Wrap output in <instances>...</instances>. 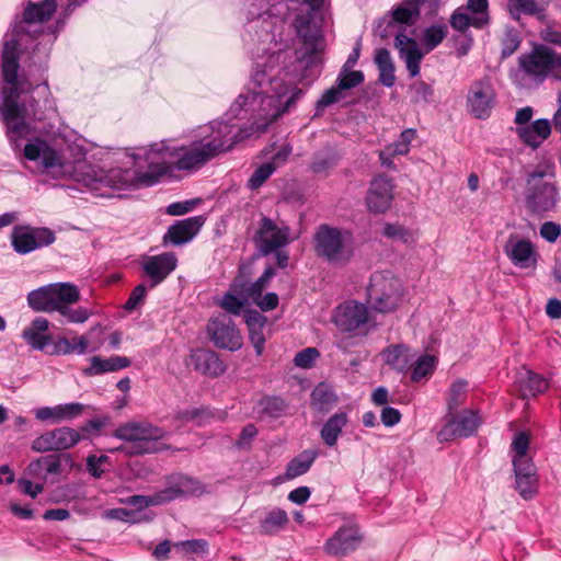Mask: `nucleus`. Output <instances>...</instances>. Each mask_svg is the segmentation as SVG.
I'll use <instances>...</instances> for the list:
<instances>
[{
  "instance_id": "obj_40",
  "label": "nucleus",
  "mask_w": 561,
  "mask_h": 561,
  "mask_svg": "<svg viewBox=\"0 0 561 561\" xmlns=\"http://www.w3.org/2000/svg\"><path fill=\"white\" fill-rule=\"evenodd\" d=\"M468 389L469 385L463 379H457L450 385L446 393L447 410L449 412L458 410L460 405L465 404Z\"/></svg>"
},
{
  "instance_id": "obj_16",
  "label": "nucleus",
  "mask_w": 561,
  "mask_h": 561,
  "mask_svg": "<svg viewBox=\"0 0 561 561\" xmlns=\"http://www.w3.org/2000/svg\"><path fill=\"white\" fill-rule=\"evenodd\" d=\"M79 431L62 426L47 431L32 442V450L36 453L66 450L81 440Z\"/></svg>"
},
{
  "instance_id": "obj_39",
  "label": "nucleus",
  "mask_w": 561,
  "mask_h": 561,
  "mask_svg": "<svg viewBox=\"0 0 561 561\" xmlns=\"http://www.w3.org/2000/svg\"><path fill=\"white\" fill-rule=\"evenodd\" d=\"M288 515L282 508H273L264 519L261 520L260 528L263 534L273 535L283 529L288 523Z\"/></svg>"
},
{
  "instance_id": "obj_17",
  "label": "nucleus",
  "mask_w": 561,
  "mask_h": 561,
  "mask_svg": "<svg viewBox=\"0 0 561 561\" xmlns=\"http://www.w3.org/2000/svg\"><path fill=\"white\" fill-rule=\"evenodd\" d=\"M207 331L213 343L224 350L238 351L242 347L243 339L232 320L220 314L207 324Z\"/></svg>"
},
{
  "instance_id": "obj_1",
  "label": "nucleus",
  "mask_w": 561,
  "mask_h": 561,
  "mask_svg": "<svg viewBox=\"0 0 561 561\" xmlns=\"http://www.w3.org/2000/svg\"><path fill=\"white\" fill-rule=\"evenodd\" d=\"M245 138L243 131L228 122H213L198 129L188 145L172 146L160 141L134 154L136 169H113L101 179L115 190L152 186L171 176L174 169L196 171L215 157L231 150Z\"/></svg>"
},
{
  "instance_id": "obj_35",
  "label": "nucleus",
  "mask_w": 561,
  "mask_h": 561,
  "mask_svg": "<svg viewBox=\"0 0 561 561\" xmlns=\"http://www.w3.org/2000/svg\"><path fill=\"white\" fill-rule=\"evenodd\" d=\"M347 423V414L339 412L333 414L322 426L320 436L325 445L332 447L336 444L344 426Z\"/></svg>"
},
{
  "instance_id": "obj_3",
  "label": "nucleus",
  "mask_w": 561,
  "mask_h": 561,
  "mask_svg": "<svg viewBox=\"0 0 561 561\" xmlns=\"http://www.w3.org/2000/svg\"><path fill=\"white\" fill-rule=\"evenodd\" d=\"M249 93L240 94L230 107V112L238 116L240 111H248V106L259 103L262 116L268 122L277 119L291 105L299 100L304 92L294 88L290 96L283 102V98L289 92V88L280 79H272L265 69L256 67L251 76Z\"/></svg>"
},
{
  "instance_id": "obj_38",
  "label": "nucleus",
  "mask_w": 561,
  "mask_h": 561,
  "mask_svg": "<svg viewBox=\"0 0 561 561\" xmlns=\"http://www.w3.org/2000/svg\"><path fill=\"white\" fill-rule=\"evenodd\" d=\"M437 364V358L433 355H422L416 360H411V380L414 382H419L424 378L430 377Z\"/></svg>"
},
{
  "instance_id": "obj_49",
  "label": "nucleus",
  "mask_w": 561,
  "mask_h": 561,
  "mask_svg": "<svg viewBox=\"0 0 561 561\" xmlns=\"http://www.w3.org/2000/svg\"><path fill=\"white\" fill-rule=\"evenodd\" d=\"M383 234L392 240H401L405 244L414 242L413 232L398 224H386Z\"/></svg>"
},
{
  "instance_id": "obj_47",
  "label": "nucleus",
  "mask_w": 561,
  "mask_h": 561,
  "mask_svg": "<svg viewBox=\"0 0 561 561\" xmlns=\"http://www.w3.org/2000/svg\"><path fill=\"white\" fill-rule=\"evenodd\" d=\"M277 169V163L275 162H266L260 165L251 175L248 181V186L251 190H256L261 187L264 182L274 173Z\"/></svg>"
},
{
  "instance_id": "obj_37",
  "label": "nucleus",
  "mask_w": 561,
  "mask_h": 561,
  "mask_svg": "<svg viewBox=\"0 0 561 561\" xmlns=\"http://www.w3.org/2000/svg\"><path fill=\"white\" fill-rule=\"evenodd\" d=\"M529 444L530 435L527 432H519L515 434L511 445L513 466L533 462L531 457L528 456Z\"/></svg>"
},
{
  "instance_id": "obj_19",
  "label": "nucleus",
  "mask_w": 561,
  "mask_h": 561,
  "mask_svg": "<svg viewBox=\"0 0 561 561\" xmlns=\"http://www.w3.org/2000/svg\"><path fill=\"white\" fill-rule=\"evenodd\" d=\"M160 491L165 504L181 497L199 496L206 490L197 479L183 473H174L167 478V486Z\"/></svg>"
},
{
  "instance_id": "obj_50",
  "label": "nucleus",
  "mask_w": 561,
  "mask_h": 561,
  "mask_svg": "<svg viewBox=\"0 0 561 561\" xmlns=\"http://www.w3.org/2000/svg\"><path fill=\"white\" fill-rule=\"evenodd\" d=\"M347 68L339 75L336 84L342 90H348L359 85L364 81V75L362 71H346Z\"/></svg>"
},
{
  "instance_id": "obj_63",
  "label": "nucleus",
  "mask_w": 561,
  "mask_h": 561,
  "mask_svg": "<svg viewBox=\"0 0 561 561\" xmlns=\"http://www.w3.org/2000/svg\"><path fill=\"white\" fill-rule=\"evenodd\" d=\"M72 353L71 339L60 337L57 341L51 340V344L49 350H47L48 355H67Z\"/></svg>"
},
{
  "instance_id": "obj_21",
  "label": "nucleus",
  "mask_w": 561,
  "mask_h": 561,
  "mask_svg": "<svg viewBox=\"0 0 561 561\" xmlns=\"http://www.w3.org/2000/svg\"><path fill=\"white\" fill-rule=\"evenodd\" d=\"M255 241L264 255L270 254L289 242V228L278 227L272 219L263 218Z\"/></svg>"
},
{
  "instance_id": "obj_56",
  "label": "nucleus",
  "mask_w": 561,
  "mask_h": 561,
  "mask_svg": "<svg viewBox=\"0 0 561 561\" xmlns=\"http://www.w3.org/2000/svg\"><path fill=\"white\" fill-rule=\"evenodd\" d=\"M175 548L183 550L186 553H205L207 551L208 543L204 539H192L179 541L173 545Z\"/></svg>"
},
{
  "instance_id": "obj_30",
  "label": "nucleus",
  "mask_w": 561,
  "mask_h": 561,
  "mask_svg": "<svg viewBox=\"0 0 561 561\" xmlns=\"http://www.w3.org/2000/svg\"><path fill=\"white\" fill-rule=\"evenodd\" d=\"M130 365V360L126 356H111L103 358L101 356H92L90 358V366L83 368L85 376H96L106 373L117 371L127 368Z\"/></svg>"
},
{
  "instance_id": "obj_27",
  "label": "nucleus",
  "mask_w": 561,
  "mask_h": 561,
  "mask_svg": "<svg viewBox=\"0 0 561 561\" xmlns=\"http://www.w3.org/2000/svg\"><path fill=\"white\" fill-rule=\"evenodd\" d=\"M84 411V405L79 402L58 404L55 407H44L35 411L37 420L45 422L51 421L59 423L62 421L73 420L80 416Z\"/></svg>"
},
{
  "instance_id": "obj_55",
  "label": "nucleus",
  "mask_w": 561,
  "mask_h": 561,
  "mask_svg": "<svg viewBox=\"0 0 561 561\" xmlns=\"http://www.w3.org/2000/svg\"><path fill=\"white\" fill-rule=\"evenodd\" d=\"M147 296V288L144 284L137 285L130 293L127 301L124 305V308L127 311H133L136 308L140 307Z\"/></svg>"
},
{
  "instance_id": "obj_41",
  "label": "nucleus",
  "mask_w": 561,
  "mask_h": 561,
  "mask_svg": "<svg viewBox=\"0 0 561 561\" xmlns=\"http://www.w3.org/2000/svg\"><path fill=\"white\" fill-rule=\"evenodd\" d=\"M485 24H488V19L470 16L463 7L456 9L450 18L451 27L459 32L466 31L469 26L480 28Z\"/></svg>"
},
{
  "instance_id": "obj_18",
  "label": "nucleus",
  "mask_w": 561,
  "mask_h": 561,
  "mask_svg": "<svg viewBox=\"0 0 561 561\" xmlns=\"http://www.w3.org/2000/svg\"><path fill=\"white\" fill-rule=\"evenodd\" d=\"M503 251L515 267L535 270L538 265L539 253L536 245L527 238L511 234Z\"/></svg>"
},
{
  "instance_id": "obj_57",
  "label": "nucleus",
  "mask_w": 561,
  "mask_h": 561,
  "mask_svg": "<svg viewBox=\"0 0 561 561\" xmlns=\"http://www.w3.org/2000/svg\"><path fill=\"white\" fill-rule=\"evenodd\" d=\"M341 91L342 89H340L337 84L336 87H332L324 91L319 101L317 102V107L324 108L339 102L342 98Z\"/></svg>"
},
{
  "instance_id": "obj_24",
  "label": "nucleus",
  "mask_w": 561,
  "mask_h": 561,
  "mask_svg": "<svg viewBox=\"0 0 561 561\" xmlns=\"http://www.w3.org/2000/svg\"><path fill=\"white\" fill-rule=\"evenodd\" d=\"M186 366L208 377H219L226 371V366L219 356L205 348L193 350L186 360Z\"/></svg>"
},
{
  "instance_id": "obj_25",
  "label": "nucleus",
  "mask_w": 561,
  "mask_h": 561,
  "mask_svg": "<svg viewBox=\"0 0 561 561\" xmlns=\"http://www.w3.org/2000/svg\"><path fill=\"white\" fill-rule=\"evenodd\" d=\"M205 224L203 216H194L183 220H178L169 227L167 233L163 236V243H171L181 245L191 241L201 230Z\"/></svg>"
},
{
  "instance_id": "obj_20",
  "label": "nucleus",
  "mask_w": 561,
  "mask_h": 561,
  "mask_svg": "<svg viewBox=\"0 0 561 561\" xmlns=\"http://www.w3.org/2000/svg\"><path fill=\"white\" fill-rule=\"evenodd\" d=\"M393 188L392 180L386 175L374 178L365 198L369 211L374 214L386 213L393 201Z\"/></svg>"
},
{
  "instance_id": "obj_45",
  "label": "nucleus",
  "mask_w": 561,
  "mask_h": 561,
  "mask_svg": "<svg viewBox=\"0 0 561 561\" xmlns=\"http://www.w3.org/2000/svg\"><path fill=\"white\" fill-rule=\"evenodd\" d=\"M522 43L519 32L514 27H506L501 38L502 58L513 55Z\"/></svg>"
},
{
  "instance_id": "obj_53",
  "label": "nucleus",
  "mask_w": 561,
  "mask_h": 561,
  "mask_svg": "<svg viewBox=\"0 0 561 561\" xmlns=\"http://www.w3.org/2000/svg\"><path fill=\"white\" fill-rule=\"evenodd\" d=\"M218 305L225 311L238 316L241 313L244 302L231 293H226Z\"/></svg>"
},
{
  "instance_id": "obj_60",
  "label": "nucleus",
  "mask_w": 561,
  "mask_h": 561,
  "mask_svg": "<svg viewBox=\"0 0 561 561\" xmlns=\"http://www.w3.org/2000/svg\"><path fill=\"white\" fill-rule=\"evenodd\" d=\"M410 90L414 93L416 101L427 102L433 95L432 87L422 80L412 83Z\"/></svg>"
},
{
  "instance_id": "obj_61",
  "label": "nucleus",
  "mask_w": 561,
  "mask_h": 561,
  "mask_svg": "<svg viewBox=\"0 0 561 561\" xmlns=\"http://www.w3.org/2000/svg\"><path fill=\"white\" fill-rule=\"evenodd\" d=\"M561 234V226L553 221H546L540 227V236L548 242H556Z\"/></svg>"
},
{
  "instance_id": "obj_54",
  "label": "nucleus",
  "mask_w": 561,
  "mask_h": 561,
  "mask_svg": "<svg viewBox=\"0 0 561 561\" xmlns=\"http://www.w3.org/2000/svg\"><path fill=\"white\" fill-rule=\"evenodd\" d=\"M319 356L320 353L317 348L307 347L296 354L294 363L297 367L310 368Z\"/></svg>"
},
{
  "instance_id": "obj_32",
  "label": "nucleus",
  "mask_w": 561,
  "mask_h": 561,
  "mask_svg": "<svg viewBox=\"0 0 561 561\" xmlns=\"http://www.w3.org/2000/svg\"><path fill=\"white\" fill-rule=\"evenodd\" d=\"M382 358L392 369L403 373L410 369L414 356L410 353L409 347L398 344L388 346L382 352Z\"/></svg>"
},
{
  "instance_id": "obj_43",
  "label": "nucleus",
  "mask_w": 561,
  "mask_h": 561,
  "mask_svg": "<svg viewBox=\"0 0 561 561\" xmlns=\"http://www.w3.org/2000/svg\"><path fill=\"white\" fill-rule=\"evenodd\" d=\"M335 401L333 391L324 383H319L311 392V405L319 411L328 410Z\"/></svg>"
},
{
  "instance_id": "obj_15",
  "label": "nucleus",
  "mask_w": 561,
  "mask_h": 561,
  "mask_svg": "<svg viewBox=\"0 0 561 561\" xmlns=\"http://www.w3.org/2000/svg\"><path fill=\"white\" fill-rule=\"evenodd\" d=\"M496 104L495 89L489 78L476 80L471 83L467 94L468 112L478 119L490 117Z\"/></svg>"
},
{
  "instance_id": "obj_7",
  "label": "nucleus",
  "mask_w": 561,
  "mask_h": 561,
  "mask_svg": "<svg viewBox=\"0 0 561 561\" xmlns=\"http://www.w3.org/2000/svg\"><path fill=\"white\" fill-rule=\"evenodd\" d=\"M313 241L317 255L330 264L343 266L354 256V238L348 230L320 225Z\"/></svg>"
},
{
  "instance_id": "obj_11",
  "label": "nucleus",
  "mask_w": 561,
  "mask_h": 561,
  "mask_svg": "<svg viewBox=\"0 0 561 561\" xmlns=\"http://www.w3.org/2000/svg\"><path fill=\"white\" fill-rule=\"evenodd\" d=\"M24 157L30 161H36L43 171L54 176H64L69 172V163L60 149L55 148L48 141L36 138L24 147Z\"/></svg>"
},
{
  "instance_id": "obj_23",
  "label": "nucleus",
  "mask_w": 561,
  "mask_h": 561,
  "mask_svg": "<svg viewBox=\"0 0 561 561\" xmlns=\"http://www.w3.org/2000/svg\"><path fill=\"white\" fill-rule=\"evenodd\" d=\"M176 265L178 259L172 252L147 256L141 262V268L149 277L151 288L161 284L176 268Z\"/></svg>"
},
{
  "instance_id": "obj_62",
  "label": "nucleus",
  "mask_w": 561,
  "mask_h": 561,
  "mask_svg": "<svg viewBox=\"0 0 561 561\" xmlns=\"http://www.w3.org/2000/svg\"><path fill=\"white\" fill-rule=\"evenodd\" d=\"M488 0H468L465 9L472 13L473 18H484L489 20L488 16Z\"/></svg>"
},
{
  "instance_id": "obj_4",
  "label": "nucleus",
  "mask_w": 561,
  "mask_h": 561,
  "mask_svg": "<svg viewBox=\"0 0 561 561\" xmlns=\"http://www.w3.org/2000/svg\"><path fill=\"white\" fill-rule=\"evenodd\" d=\"M80 299L78 287L71 283H54L34 289L27 295V304L36 312H59L69 322L82 323L89 312L84 308L72 309Z\"/></svg>"
},
{
  "instance_id": "obj_42",
  "label": "nucleus",
  "mask_w": 561,
  "mask_h": 561,
  "mask_svg": "<svg viewBox=\"0 0 561 561\" xmlns=\"http://www.w3.org/2000/svg\"><path fill=\"white\" fill-rule=\"evenodd\" d=\"M507 10L514 20L523 14L540 16L543 12V8L536 0H508Z\"/></svg>"
},
{
  "instance_id": "obj_9",
  "label": "nucleus",
  "mask_w": 561,
  "mask_h": 561,
  "mask_svg": "<svg viewBox=\"0 0 561 561\" xmlns=\"http://www.w3.org/2000/svg\"><path fill=\"white\" fill-rule=\"evenodd\" d=\"M518 66L536 82H543L548 77L561 81V53L549 46L536 45L531 51L519 56Z\"/></svg>"
},
{
  "instance_id": "obj_34",
  "label": "nucleus",
  "mask_w": 561,
  "mask_h": 561,
  "mask_svg": "<svg viewBox=\"0 0 561 561\" xmlns=\"http://www.w3.org/2000/svg\"><path fill=\"white\" fill-rule=\"evenodd\" d=\"M317 457V450L309 449L300 453L288 462L285 471V479L293 480L308 472Z\"/></svg>"
},
{
  "instance_id": "obj_8",
  "label": "nucleus",
  "mask_w": 561,
  "mask_h": 561,
  "mask_svg": "<svg viewBox=\"0 0 561 561\" xmlns=\"http://www.w3.org/2000/svg\"><path fill=\"white\" fill-rule=\"evenodd\" d=\"M448 26L446 24L432 25L423 32V53L415 39L409 37L402 32L396 34L394 47L399 53L400 59L405 62L407 69L412 78L420 75L421 61L425 54L436 48L447 36Z\"/></svg>"
},
{
  "instance_id": "obj_44",
  "label": "nucleus",
  "mask_w": 561,
  "mask_h": 561,
  "mask_svg": "<svg viewBox=\"0 0 561 561\" xmlns=\"http://www.w3.org/2000/svg\"><path fill=\"white\" fill-rule=\"evenodd\" d=\"M41 470H45L47 473H58L60 470V459L56 455H48L33 460L27 466L30 474H37Z\"/></svg>"
},
{
  "instance_id": "obj_22",
  "label": "nucleus",
  "mask_w": 561,
  "mask_h": 561,
  "mask_svg": "<svg viewBox=\"0 0 561 561\" xmlns=\"http://www.w3.org/2000/svg\"><path fill=\"white\" fill-rule=\"evenodd\" d=\"M363 536L356 526H343L328 539L324 550L328 554L343 557L357 549Z\"/></svg>"
},
{
  "instance_id": "obj_5",
  "label": "nucleus",
  "mask_w": 561,
  "mask_h": 561,
  "mask_svg": "<svg viewBox=\"0 0 561 561\" xmlns=\"http://www.w3.org/2000/svg\"><path fill=\"white\" fill-rule=\"evenodd\" d=\"M556 174V164L550 159L542 160L527 172L524 198L529 213L542 215L557 208L560 193L554 182Z\"/></svg>"
},
{
  "instance_id": "obj_31",
  "label": "nucleus",
  "mask_w": 561,
  "mask_h": 561,
  "mask_svg": "<svg viewBox=\"0 0 561 561\" xmlns=\"http://www.w3.org/2000/svg\"><path fill=\"white\" fill-rule=\"evenodd\" d=\"M518 391L523 399L536 397L540 393H543L548 387V380L531 370H527L524 375H522L518 380Z\"/></svg>"
},
{
  "instance_id": "obj_2",
  "label": "nucleus",
  "mask_w": 561,
  "mask_h": 561,
  "mask_svg": "<svg viewBox=\"0 0 561 561\" xmlns=\"http://www.w3.org/2000/svg\"><path fill=\"white\" fill-rule=\"evenodd\" d=\"M20 35L7 34L3 43L0 88V114L12 140L26 137L31 128L26 119L43 121L56 112V104L46 82L33 87L24 75L19 76Z\"/></svg>"
},
{
  "instance_id": "obj_26",
  "label": "nucleus",
  "mask_w": 561,
  "mask_h": 561,
  "mask_svg": "<svg viewBox=\"0 0 561 561\" xmlns=\"http://www.w3.org/2000/svg\"><path fill=\"white\" fill-rule=\"evenodd\" d=\"M48 330L49 321L43 317H37L23 330L22 337L34 350L43 351L47 354L53 340Z\"/></svg>"
},
{
  "instance_id": "obj_10",
  "label": "nucleus",
  "mask_w": 561,
  "mask_h": 561,
  "mask_svg": "<svg viewBox=\"0 0 561 561\" xmlns=\"http://www.w3.org/2000/svg\"><path fill=\"white\" fill-rule=\"evenodd\" d=\"M368 296L376 311L391 312L398 308L402 300V284L391 273L376 272L370 277Z\"/></svg>"
},
{
  "instance_id": "obj_36",
  "label": "nucleus",
  "mask_w": 561,
  "mask_h": 561,
  "mask_svg": "<svg viewBox=\"0 0 561 561\" xmlns=\"http://www.w3.org/2000/svg\"><path fill=\"white\" fill-rule=\"evenodd\" d=\"M56 0H43L39 3L31 2L24 10V20L30 23L47 21L56 11Z\"/></svg>"
},
{
  "instance_id": "obj_6",
  "label": "nucleus",
  "mask_w": 561,
  "mask_h": 561,
  "mask_svg": "<svg viewBox=\"0 0 561 561\" xmlns=\"http://www.w3.org/2000/svg\"><path fill=\"white\" fill-rule=\"evenodd\" d=\"M124 443L115 450L129 456L154 454L167 448L161 442L165 432L148 422H127L119 425L113 434Z\"/></svg>"
},
{
  "instance_id": "obj_28",
  "label": "nucleus",
  "mask_w": 561,
  "mask_h": 561,
  "mask_svg": "<svg viewBox=\"0 0 561 561\" xmlns=\"http://www.w3.org/2000/svg\"><path fill=\"white\" fill-rule=\"evenodd\" d=\"M516 134L523 144L537 149L550 136L551 124L546 118L536 119L527 126L517 127Z\"/></svg>"
},
{
  "instance_id": "obj_14",
  "label": "nucleus",
  "mask_w": 561,
  "mask_h": 561,
  "mask_svg": "<svg viewBox=\"0 0 561 561\" xmlns=\"http://www.w3.org/2000/svg\"><path fill=\"white\" fill-rule=\"evenodd\" d=\"M55 240V232L47 227L16 225L11 233V245L19 254H28L37 249L48 247Z\"/></svg>"
},
{
  "instance_id": "obj_48",
  "label": "nucleus",
  "mask_w": 561,
  "mask_h": 561,
  "mask_svg": "<svg viewBox=\"0 0 561 561\" xmlns=\"http://www.w3.org/2000/svg\"><path fill=\"white\" fill-rule=\"evenodd\" d=\"M124 503L135 506L138 510H144L149 506H157L164 504L161 491L153 493L152 495H131L127 497Z\"/></svg>"
},
{
  "instance_id": "obj_33",
  "label": "nucleus",
  "mask_w": 561,
  "mask_h": 561,
  "mask_svg": "<svg viewBox=\"0 0 561 561\" xmlns=\"http://www.w3.org/2000/svg\"><path fill=\"white\" fill-rule=\"evenodd\" d=\"M425 0H404V2L392 10V20L389 22L391 27L393 23L413 25L420 16L421 8Z\"/></svg>"
},
{
  "instance_id": "obj_51",
  "label": "nucleus",
  "mask_w": 561,
  "mask_h": 561,
  "mask_svg": "<svg viewBox=\"0 0 561 561\" xmlns=\"http://www.w3.org/2000/svg\"><path fill=\"white\" fill-rule=\"evenodd\" d=\"M260 404L262 412L272 417L279 416L286 409L285 401L276 397H266L261 400Z\"/></svg>"
},
{
  "instance_id": "obj_46",
  "label": "nucleus",
  "mask_w": 561,
  "mask_h": 561,
  "mask_svg": "<svg viewBox=\"0 0 561 561\" xmlns=\"http://www.w3.org/2000/svg\"><path fill=\"white\" fill-rule=\"evenodd\" d=\"M410 151L405 145H403L400 140H396L393 144L387 146L379 153V159L382 165L387 168H394L393 158L396 156H405Z\"/></svg>"
},
{
  "instance_id": "obj_12",
  "label": "nucleus",
  "mask_w": 561,
  "mask_h": 561,
  "mask_svg": "<svg viewBox=\"0 0 561 561\" xmlns=\"http://www.w3.org/2000/svg\"><path fill=\"white\" fill-rule=\"evenodd\" d=\"M444 425L437 432L436 437L440 443L453 442L458 438H467L473 435L479 425L481 424V419L479 414L473 410H462V411H447V414L444 417Z\"/></svg>"
},
{
  "instance_id": "obj_59",
  "label": "nucleus",
  "mask_w": 561,
  "mask_h": 561,
  "mask_svg": "<svg viewBox=\"0 0 561 561\" xmlns=\"http://www.w3.org/2000/svg\"><path fill=\"white\" fill-rule=\"evenodd\" d=\"M265 327H257L249 329V337L255 350L257 356L262 355L265 345V335H264Z\"/></svg>"
},
{
  "instance_id": "obj_29",
  "label": "nucleus",
  "mask_w": 561,
  "mask_h": 561,
  "mask_svg": "<svg viewBox=\"0 0 561 561\" xmlns=\"http://www.w3.org/2000/svg\"><path fill=\"white\" fill-rule=\"evenodd\" d=\"M516 489L525 500L531 499L537 493L538 479L534 462L514 466Z\"/></svg>"
},
{
  "instance_id": "obj_52",
  "label": "nucleus",
  "mask_w": 561,
  "mask_h": 561,
  "mask_svg": "<svg viewBox=\"0 0 561 561\" xmlns=\"http://www.w3.org/2000/svg\"><path fill=\"white\" fill-rule=\"evenodd\" d=\"M273 267H267L262 276L248 288V296L253 300L260 298L268 280L274 276Z\"/></svg>"
},
{
  "instance_id": "obj_13",
  "label": "nucleus",
  "mask_w": 561,
  "mask_h": 561,
  "mask_svg": "<svg viewBox=\"0 0 561 561\" xmlns=\"http://www.w3.org/2000/svg\"><path fill=\"white\" fill-rule=\"evenodd\" d=\"M369 312L364 304L348 300L339 305L332 314V322L341 332L358 335L366 334Z\"/></svg>"
},
{
  "instance_id": "obj_64",
  "label": "nucleus",
  "mask_w": 561,
  "mask_h": 561,
  "mask_svg": "<svg viewBox=\"0 0 561 561\" xmlns=\"http://www.w3.org/2000/svg\"><path fill=\"white\" fill-rule=\"evenodd\" d=\"M253 301L261 308L262 311L274 310L278 306V296L275 293H267Z\"/></svg>"
},
{
  "instance_id": "obj_58",
  "label": "nucleus",
  "mask_w": 561,
  "mask_h": 561,
  "mask_svg": "<svg viewBox=\"0 0 561 561\" xmlns=\"http://www.w3.org/2000/svg\"><path fill=\"white\" fill-rule=\"evenodd\" d=\"M106 456H89L87 458V469L95 478H100L104 473L103 465L107 462Z\"/></svg>"
}]
</instances>
